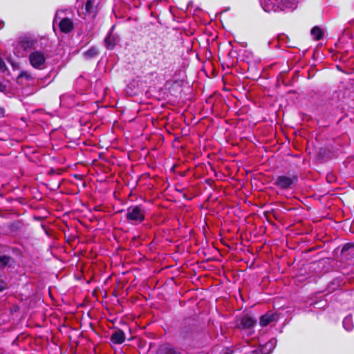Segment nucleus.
I'll return each mask as SVG.
<instances>
[{
  "instance_id": "obj_1",
  "label": "nucleus",
  "mask_w": 354,
  "mask_h": 354,
  "mask_svg": "<svg viewBox=\"0 0 354 354\" xmlns=\"http://www.w3.org/2000/svg\"><path fill=\"white\" fill-rule=\"evenodd\" d=\"M39 41L37 37L30 35L19 36L14 44V53L19 57H25L28 52L39 47Z\"/></svg>"
},
{
  "instance_id": "obj_2",
  "label": "nucleus",
  "mask_w": 354,
  "mask_h": 354,
  "mask_svg": "<svg viewBox=\"0 0 354 354\" xmlns=\"http://www.w3.org/2000/svg\"><path fill=\"white\" fill-rule=\"evenodd\" d=\"M146 209L142 205H132L127 208L126 218L132 225H138L145 218Z\"/></svg>"
},
{
  "instance_id": "obj_3",
  "label": "nucleus",
  "mask_w": 354,
  "mask_h": 354,
  "mask_svg": "<svg viewBox=\"0 0 354 354\" xmlns=\"http://www.w3.org/2000/svg\"><path fill=\"white\" fill-rule=\"evenodd\" d=\"M257 320L250 316L245 315L243 316L237 322L236 327L241 330H245L248 336H251L254 333L253 327L256 325Z\"/></svg>"
},
{
  "instance_id": "obj_4",
  "label": "nucleus",
  "mask_w": 354,
  "mask_h": 354,
  "mask_svg": "<svg viewBox=\"0 0 354 354\" xmlns=\"http://www.w3.org/2000/svg\"><path fill=\"white\" fill-rule=\"evenodd\" d=\"M29 61L30 65L39 70L44 69L46 66V56L41 51H34L29 55Z\"/></svg>"
},
{
  "instance_id": "obj_5",
  "label": "nucleus",
  "mask_w": 354,
  "mask_h": 354,
  "mask_svg": "<svg viewBox=\"0 0 354 354\" xmlns=\"http://www.w3.org/2000/svg\"><path fill=\"white\" fill-rule=\"evenodd\" d=\"M297 181V177L295 175H281L276 178L274 185L281 189L291 188L292 185Z\"/></svg>"
},
{
  "instance_id": "obj_6",
  "label": "nucleus",
  "mask_w": 354,
  "mask_h": 354,
  "mask_svg": "<svg viewBox=\"0 0 354 354\" xmlns=\"http://www.w3.org/2000/svg\"><path fill=\"white\" fill-rule=\"evenodd\" d=\"M62 11H57L54 19V23H58L60 30L64 33L71 32L73 28L74 25L72 19L68 17L61 18L59 17L60 13Z\"/></svg>"
},
{
  "instance_id": "obj_7",
  "label": "nucleus",
  "mask_w": 354,
  "mask_h": 354,
  "mask_svg": "<svg viewBox=\"0 0 354 354\" xmlns=\"http://www.w3.org/2000/svg\"><path fill=\"white\" fill-rule=\"evenodd\" d=\"M262 8L267 12L280 10L279 0H260Z\"/></svg>"
},
{
  "instance_id": "obj_8",
  "label": "nucleus",
  "mask_w": 354,
  "mask_h": 354,
  "mask_svg": "<svg viewBox=\"0 0 354 354\" xmlns=\"http://www.w3.org/2000/svg\"><path fill=\"white\" fill-rule=\"evenodd\" d=\"M85 15L91 17L95 18L97 15V5L95 0H87L85 4Z\"/></svg>"
},
{
  "instance_id": "obj_9",
  "label": "nucleus",
  "mask_w": 354,
  "mask_h": 354,
  "mask_svg": "<svg viewBox=\"0 0 354 354\" xmlns=\"http://www.w3.org/2000/svg\"><path fill=\"white\" fill-rule=\"evenodd\" d=\"M277 320V315L273 313H267L260 318V325L263 327L268 326Z\"/></svg>"
},
{
  "instance_id": "obj_10",
  "label": "nucleus",
  "mask_w": 354,
  "mask_h": 354,
  "mask_svg": "<svg viewBox=\"0 0 354 354\" xmlns=\"http://www.w3.org/2000/svg\"><path fill=\"white\" fill-rule=\"evenodd\" d=\"M342 255L350 259L354 257V243H348L345 244L342 249Z\"/></svg>"
},
{
  "instance_id": "obj_11",
  "label": "nucleus",
  "mask_w": 354,
  "mask_h": 354,
  "mask_svg": "<svg viewBox=\"0 0 354 354\" xmlns=\"http://www.w3.org/2000/svg\"><path fill=\"white\" fill-rule=\"evenodd\" d=\"M111 340L113 344H122L125 340L124 333L121 330L115 331L111 335Z\"/></svg>"
},
{
  "instance_id": "obj_12",
  "label": "nucleus",
  "mask_w": 354,
  "mask_h": 354,
  "mask_svg": "<svg viewBox=\"0 0 354 354\" xmlns=\"http://www.w3.org/2000/svg\"><path fill=\"white\" fill-rule=\"evenodd\" d=\"M277 339H272L264 344L261 348V354H269L276 346Z\"/></svg>"
},
{
  "instance_id": "obj_13",
  "label": "nucleus",
  "mask_w": 354,
  "mask_h": 354,
  "mask_svg": "<svg viewBox=\"0 0 354 354\" xmlns=\"http://www.w3.org/2000/svg\"><path fill=\"white\" fill-rule=\"evenodd\" d=\"M279 2L280 10H283L286 8L295 9L297 7L295 0H279Z\"/></svg>"
},
{
  "instance_id": "obj_14",
  "label": "nucleus",
  "mask_w": 354,
  "mask_h": 354,
  "mask_svg": "<svg viewBox=\"0 0 354 354\" xmlns=\"http://www.w3.org/2000/svg\"><path fill=\"white\" fill-rule=\"evenodd\" d=\"M99 54V50L97 47L93 46L88 50L85 51L83 54L86 59H91L95 57Z\"/></svg>"
},
{
  "instance_id": "obj_15",
  "label": "nucleus",
  "mask_w": 354,
  "mask_h": 354,
  "mask_svg": "<svg viewBox=\"0 0 354 354\" xmlns=\"http://www.w3.org/2000/svg\"><path fill=\"white\" fill-rule=\"evenodd\" d=\"M104 43L107 48L113 49L116 44V37L113 35L109 34L104 39Z\"/></svg>"
},
{
  "instance_id": "obj_16",
  "label": "nucleus",
  "mask_w": 354,
  "mask_h": 354,
  "mask_svg": "<svg viewBox=\"0 0 354 354\" xmlns=\"http://www.w3.org/2000/svg\"><path fill=\"white\" fill-rule=\"evenodd\" d=\"M310 33L313 37V39L316 41L320 40L324 36L323 30L317 26L313 27L311 29Z\"/></svg>"
},
{
  "instance_id": "obj_17",
  "label": "nucleus",
  "mask_w": 354,
  "mask_h": 354,
  "mask_svg": "<svg viewBox=\"0 0 354 354\" xmlns=\"http://www.w3.org/2000/svg\"><path fill=\"white\" fill-rule=\"evenodd\" d=\"M158 354H178L174 348L168 344L162 345L158 350Z\"/></svg>"
},
{
  "instance_id": "obj_18",
  "label": "nucleus",
  "mask_w": 354,
  "mask_h": 354,
  "mask_svg": "<svg viewBox=\"0 0 354 354\" xmlns=\"http://www.w3.org/2000/svg\"><path fill=\"white\" fill-rule=\"evenodd\" d=\"M343 326L347 331H351L353 328V319L351 316H346L343 320Z\"/></svg>"
},
{
  "instance_id": "obj_19",
  "label": "nucleus",
  "mask_w": 354,
  "mask_h": 354,
  "mask_svg": "<svg viewBox=\"0 0 354 354\" xmlns=\"http://www.w3.org/2000/svg\"><path fill=\"white\" fill-rule=\"evenodd\" d=\"M11 257L7 255H0V267H6L10 262Z\"/></svg>"
},
{
  "instance_id": "obj_20",
  "label": "nucleus",
  "mask_w": 354,
  "mask_h": 354,
  "mask_svg": "<svg viewBox=\"0 0 354 354\" xmlns=\"http://www.w3.org/2000/svg\"><path fill=\"white\" fill-rule=\"evenodd\" d=\"M0 71L1 72H5L7 71L6 65L1 56H0Z\"/></svg>"
},
{
  "instance_id": "obj_21",
  "label": "nucleus",
  "mask_w": 354,
  "mask_h": 354,
  "mask_svg": "<svg viewBox=\"0 0 354 354\" xmlns=\"http://www.w3.org/2000/svg\"><path fill=\"white\" fill-rule=\"evenodd\" d=\"M7 288V283L3 279H0V292L6 290Z\"/></svg>"
},
{
  "instance_id": "obj_22",
  "label": "nucleus",
  "mask_w": 354,
  "mask_h": 354,
  "mask_svg": "<svg viewBox=\"0 0 354 354\" xmlns=\"http://www.w3.org/2000/svg\"><path fill=\"white\" fill-rule=\"evenodd\" d=\"M21 77H25L28 80V79L31 78V75L26 71H22L18 76V78H21Z\"/></svg>"
},
{
  "instance_id": "obj_23",
  "label": "nucleus",
  "mask_w": 354,
  "mask_h": 354,
  "mask_svg": "<svg viewBox=\"0 0 354 354\" xmlns=\"http://www.w3.org/2000/svg\"><path fill=\"white\" fill-rule=\"evenodd\" d=\"M6 91V85L0 81V91L5 92Z\"/></svg>"
},
{
  "instance_id": "obj_24",
  "label": "nucleus",
  "mask_w": 354,
  "mask_h": 354,
  "mask_svg": "<svg viewBox=\"0 0 354 354\" xmlns=\"http://www.w3.org/2000/svg\"><path fill=\"white\" fill-rule=\"evenodd\" d=\"M220 354H232V351L230 348H225L223 350Z\"/></svg>"
},
{
  "instance_id": "obj_25",
  "label": "nucleus",
  "mask_w": 354,
  "mask_h": 354,
  "mask_svg": "<svg viewBox=\"0 0 354 354\" xmlns=\"http://www.w3.org/2000/svg\"><path fill=\"white\" fill-rule=\"evenodd\" d=\"M3 110L1 107H0V117L3 116Z\"/></svg>"
},
{
  "instance_id": "obj_26",
  "label": "nucleus",
  "mask_w": 354,
  "mask_h": 354,
  "mask_svg": "<svg viewBox=\"0 0 354 354\" xmlns=\"http://www.w3.org/2000/svg\"><path fill=\"white\" fill-rule=\"evenodd\" d=\"M4 23L3 21H0V29H1L3 27Z\"/></svg>"
},
{
  "instance_id": "obj_27",
  "label": "nucleus",
  "mask_w": 354,
  "mask_h": 354,
  "mask_svg": "<svg viewBox=\"0 0 354 354\" xmlns=\"http://www.w3.org/2000/svg\"><path fill=\"white\" fill-rule=\"evenodd\" d=\"M162 49H160V50H159L158 55H162Z\"/></svg>"
},
{
  "instance_id": "obj_28",
  "label": "nucleus",
  "mask_w": 354,
  "mask_h": 354,
  "mask_svg": "<svg viewBox=\"0 0 354 354\" xmlns=\"http://www.w3.org/2000/svg\"><path fill=\"white\" fill-rule=\"evenodd\" d=\"M63 98H64V96H62V97H60L61 101H62Z\"/></svg>"
}]
</instances>
